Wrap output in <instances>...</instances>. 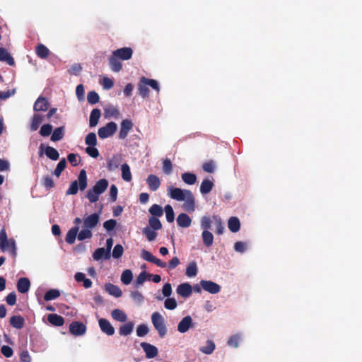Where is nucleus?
Segmentation results:
<instances>
[{
	"mask_svg": "<svg viewBox=\"0 0 362 362\" xmlns=\"http://www.w3.org/2000/svg\"><path fill=\"white\" fill-rule=\"evenodd\" d=\"M10 325L16 329H22L25 325V320L21 315H13L10 318Z\"/></svg>",
	"mask_w": 362,
	"mask_h": 362,
	"instance_id": "26",
	"label": "nucleus"
},
{
	"mask_svg": "<svg viewBox=\"0 0 362 362\" xmlns=\"http://www.w3.org/2000/svg\"><path fill=\"white\" fill-rule=\"evenodd\" d=\"M64 135V127H59L56 128L52 136H51V140L52 141H58L62 139Z\"/></svg>",
	"mask_w": 362,
	"mask_h": 362,
	"instance_id": "39",
	"label": "nucleus"
},
{
	"mask_svg": "<svg viewBox=\"0 0 362 362\" xmlns=\"http://www.w3.org/2000/svg\"><path fill=\"white\" fill-rule=\"evenodd\" d=\"M168 192L172 199L180 202L185 201L183 206L188 212H193L195 210V199L190 190L170 186Z\"/></svg>",
	"mask_w": 362,
	"mask_h": 362,
	"instance_id": "1",
	"label": "nucleus"
},
{
	"mask_svg": "<svg viewBox=\"0 0 362 362\" xmlns=\"http://www.w3.org/2000/svg\"><path fill=\"white\" fill-rule=\"evenodd\" d=\"M200 285L204 291L211 294H216L221 290V286L218 284L211 281L202 280L200 281Z\"/></svg>",
	"mask_w": 362,
	"mask_h": 362,
	"instance_id": "9",
	"label": "nucleus"
},
{
	"mask_svg": "<svg viewBox=\"0 0 362 362\" xmlns=\"http://www.w3.org/2000/svg\"><path fill=\"white\" fill-rule=\"evenodd\" d=\"M107 180L103 178L99 180L95 185L87 191L86 197L90 203H95L99 199V197L108 187Z\"/></svg>",
	"mask_w": 362,
	"mask_h": 362,
	"instance_id": "2",
	"label": "nucleus"
},
{
	"mask_svg": "<svg viewBox=\"0 0 362 362\" xmlns=\"http://www.w3.org/2000/svg\"><path fill=\"white\" fill-rule=\"evenodd\" d=\"M98 323L100 328L103 333L108 336H112L115 334V328L107 320L101 318L99 320Z\"/></svg>",
	"mask_w": 362,
	"mask_h": 362,
	"instance_id": "14",
	"label": "nucleus"
},
{
	"mask_svg": "<svg viewBox=\"0 0 362 362\" xmlns=\"http://www.w3.org/2000/svg\"><path fill=\"white\" fill-rule=\"evenodd\" d=\"M87 187V175L86 171L83 169L80 171L78 177V180L72 182L66 192V195L76 194L78 189L81 191Z\"/></svg>",
	"mask_w": 362,
	"mask_h": 362,
	"instance_id": "3",
	"label": "nucleus"
},
{
	"mask_svg": "<svg viewBox=\"0 0 362 362\" xmlns=\"http://www.w3.org/2000/svg\"><path fill=\"white\" fill-rule=\"evenodd\" d=\"M78 232V228L77 226L71 228L68 231V233L66 235V238H65L66 242L70 245L74 244L76 240V238L77 236Z\"/></svg>",
	"mask_w": 362,
	"mask_h": 362,
	"instance_id": "32",
	"label": "nucleus"
},
{
	"mask_svg": "<svg viewBox=\"0 0 362 362\" xmlns=\"http://www.w3.org/2000/svg\"><path fill=\"white\" fill-rule=\"evenodd\" d=\"M228 226L232 233H236L240 230V223L237 217H230L228 220Z\"/></svg>",
	"mask_w": 362,
	"mask_h": 362,
	"instance_id": "31",
	"label": "nucleus"
},
{
	"mask_svg": "<svg viewBox=\"0 0 362 362\" xmlns=\"http://www.w3.org/2000/svg\"><path fill=\"white\" fill-rule=\"evenodd\" d=\"M148 327L145 324L139 325L136 328V334L139 337L146 335L148 333Z\"/></svg>",
	"mask_w": 362,
	"mask_h": 362,
	"instance_id": "59",
	"label": "nucleus"
},
{
	"mask_svg": "<svg viewBox=\"0 0 362 362\" xmlns=\"http://www.w3.org/2000/svg\"><path fill=\"white\" fill-rule=\"evenodd\" d=\"M192 326V319L189 315H187L182 319L177 325V330L180 333H185Z\"/></svg>",
	"mask_w": 362,
	"mask_h": 362,
	"instance_id": "16",
	"label": "nucleus"
},
{
	"mask_svg": "<svg viewBox=\"0 0 362 362\" xmlns=\"http://www.w3.org/2000/svg\"><path fill=\"white\" fill-rule=\"evenodd\" d=\"M113 54L121 60L130 59L133 55V50L131 47H122L113 51Z\"/></svg>",
	"mask_w": 362,
	"mask_h": 362,
	"instance_id": "12",
	"label": "nucleus"
},
{
	"mask_svg": "<svg viewBox=\"0 0 362 362\" xmlns=\"http://www.w3.org/2000/svg\"><path fill=\"white\" fill-rule=\"evenodd\" d=\"M148 211L153 217L156 218L160 217L163 214V208L156 204H153L148 209Z\"/></svg>",
	"mask_w": 362,
	"mask_h": 362,
	"instance_id": "41",
	"label": "nucleus"
},
{
	"mask_svg": "<svg viewBox=\"0 0 362 362\" xmlns=\"http://www.w3.org/2000/svg\"><path fill=\"white\" fill-rule=\"evenodd\" d=\"M69 332L74 336H82L86 332V326L83 322L74 321L69 325Z\"/></svg>",
	"mask_w": 362,
	"mask_h": 362,
	"instance_id": "8",
	"label": "nucleus"
},
{
	"mask_svg": "<svg viewBox=\"0 0 362 362\" xmlns=\"http://www.w3.org/2000/svg\"><path fill=\"white\" fill-rule=\"evenodd\" d=\"M197 274V267L195 262L189 264L186 269V275L188 277H194Z\"/></svg>",
	"mask_w": 362,
	"mask_h": 362,
	"instance_id": "48",
	"label": "nucleus"
},
{
	"mask_svg": "<svg viewBox=\"0 0 362 362\" xmlns=\"http://www.w3.org/2000/svg\"><path fill=\"white\" fill-rule=\"evenodd\" d=\"M164 209H165V216H166L167 221L169 223L173 222L174 219H175V214H174L173 207L170 205L167 204L165 206Z\"/></svg>",
	"mask_w": 362,
	"mask_h": 362,
	"instance_id": "52",
	"label": "nucleus"
},
{
	"mask_svg": "<svg viewBox=\"0 0 362 362\" xmlns=\"http://www.w3.org/2000/svg\"><path fill=\"white\" fill-rule=\"evenodd\" d=\"M35 53L37 56L41 59H47L50 52L49 49L43 44H39L35 47Z\"/></svg>",
	"mask_w": 362,
	"mask_h": 362,
	"instance_id": "27",
	"label": "nucleus"
},
{
	"mask_svg": "<svg viewBox=\"0 0 362 362\" xmlns=\"http://www.w3.org/2000/svg\"><path fill=\"white\" fill-rule=\"evenodd\" d=\"M148 223L150 226V228H151L154 230H160L162 228L161 222L156 217H153V216L150 217L148 219Z\"/></svg>",
	"mask_w": 362,
	"mask_h": 362,
	"instance_id": "47",
	"label": "nucleus"
},
{
	"mask_svg": "<svg viewBox=\"0 0 362 362\" xmlns=\"http://www.w3.org/2000/svg\"><path fill=\"white\" fill-rule=\"evenodd\" d=\"M151 322L159 337L163 338L167 334V327L162 315L158 312H154L151 315Z\"/></svg>",
	"mask_w": 362,
	"mask_h": 362,
	"instance_id": "5",
	"label": "nucleus"
},
{
	"mask_svg": "<svg viewBox=\"0 0 362 362\" xmlns=\"http://www.w3.org/2000/svg\"><path fill=\"white\" fill-rule=\"evenodd\" d=\"M146 183L149 189L151 191L155 192L160 187V180L157 175L151 174L146 179Z\"/></svg>",
	"mask_w": 362,
	"mask_h": 362,
	"instance_id": "17",
	"label": "nucleus"
},
{
	"mask_svg": "<svg viewBox=\"0 0 362 362\" xmlns=\"http://www.w3.org/2000/svg\"><path fill=\"white\" fill-rule=\"evenodd\" d=\"M202 169L206 173H212L215 170V163L213 160L207 161L203 164Z\"/></svg>",
	"mask_w": 362,
	"mask_h": 362,
	"instance_id": "61",
	"label": "nucleus"
},
{
	"mask_svg": "<svg viewBox=\"0 0 362 362\" xmlns=\"http://www.w3.org/2000/svg\"><path fill=\"white\" fill-rule=\"evenodd\" d=\"M60 296V292L57 289H50L47 291L44 296V300L49 301L52 300L57 299Z\"/></svg>",
	"mask_w": 362,
	"mask_h": 362,
	"instance_id": "43",
	"label": "nucleus"
},
{
	"mask_svg": "<svg viewBox=\"0 0 362 362\" xmlns=\"http://www.w3.org/2000/svg\"><path fill=\"white\" fill-rule=\"evenodd\" d=\"M240 340V337L239 335H238V334L233 335L229 338V339L228 341V344L230 346L237 348L238 346Z\"/></svg>",
	"mask_w": 362,
	"mask_h": 362,
	"instance_id": "64",
	"label": "nucleus"
},
{
	"mask_svg": "<svg viewBox=\"0 0 362 362\" xmlns=\"http://www.w3.org/2000/svg\"><path fill=\"white\" fill-rule=\"evenodd\" d=\"M120 163V160L117 156H113L111 159L107 160V170L113 171L118 168Z\"/></svg>",
	"mask_w": 362,
	"mask_h": 362,
	"instance_id": "44",
	"label": "nucleus"
},
{
	"mask_svg": "<svg viewBox=\"0 0 362 362\" xmlns=\"http://www.w3.org/2000/svg\"><path fill=\"white\" fill-rule=\"evenodd\" d=\"M176 291L178 295L186 298L191 296L192 287L189 283H182L177 286Z\"/></svg>",
	"mask_w": 362,
	"mask_h": 362,
	"instance_id": "15",
	"label": "nucleus"
},
{
	"mask_svg": "<svg viewBox=\"0 0 362 362\" xmlns=\"http://www.w3.org/2000/svg\"><path fill=\"white\" fill-rule=\"evenodd\" d=\"M122 177L126 182H130L132 180V173L130 168L127 163H124L121 165Z\"/></svg>",
	"mask_w": 362,
	"mask_h": 362,
	"instance_id": "36",
	"label": "nucleus"
},
{
	"mask_svg": "<svg viewBox=\"0 0 362 362\" xmlns=\"http://www.w3.org/2000/svg\"><path fill=\"white\" fill-rule=\"evenodd\" d=\"M41 182L42 186L45 187L47 189H50L54 187V181L52 177L49 175L42 177Z\"/></svg>",
	"mask_w": 362,
	"mask_h": 362,
	"instance_id": "51",
	"label": "nucleus"
},
{
	"mask_svg": "<svg viewBox=\"0 0 362 362\" xmlns=\"http://www.w3.org/2000/svg\"><path fill=\"white\" fill-rule=\"evenodd\" d=\"M134 325V324L133 322H128L126 324L122 325L119 327V334L122 336L129 335L133 331Z\"/></svg>",
	"mask_w": 362,
	"mask_h": 362,
	"instance_id": "29",
	"label": "nucleus"
},
{
	"mask_svg": "<svg viewBox=\"0 0 362 362\" xmlns=\"http://www.w3.org/2000/svg\"><path fill=\"white\" fill-rule=\"evenodd\" d=\"M213 219L215 221L216 234H218V235L223 234V233L224 231V226H223V222H222L221 218H219L217 216H214Z\"/></svg>",
	"mask_w": 362,
	"mask_h": 362,
	"instance_id": "50",
	"label": "nucleus"
},
{
	"mask_svg": "<svg viewBox=\"0 0 362 362\" xmlns=\"http://www.w3.org/2000/svg\"><path fill=\"white\" fill-rule=\"evenodd\" d=\"M47 320L49 323L56 327H60L64 324V317L55 313L49 314L47 315Z\"/></svg>",
	"mask_w": 362,
	"mask_h": 362,
	"instance_id": "25",
	"label": "nucleus"
},
{
	"mask_svg": "<svg viewBox=\"0 0 362 362\" xmlns=\"http://www.w3.org/2000/svg\"><path fill=\"white\" fill-rule=\"evenodd\" d=\"M215 348L216 345L214 342L212 340H207L206 344L200 347L199 351L204 354L209 355L213 353Z\"/></svg>",
	"mask_w": 362,
	"mask_h": 362,
	"instance_id": "37",
	"label": "nucleus"
},
{
	"mask_svg": "<svg viewBox=\"0 0 362 362\" xmlns=\"http://www.w3.org/2000/svg\"><path fill=\"white\" fill-rule=\"evenodd\" d=\"M177 223L180 227L188 228L191 226L192 219L187 214L182 213L177 218Z\"/></svg>",
	"mask_w": 362,
	"mask_h": 362,
	"instance_id": "23",
	"label": "nucleus"
},
{
	"mask_svg": "<svg viewBox=\"0 0 362 362\" xmlns=\"http://www.w3.org/2000/svg\"><path fill=\"white\" fill-rule=\"evenodd\" d=\"M123 252H124L123 247L121 245L117 244L115 246V247L113 249L112 257L114 258L118 259L122 257Z\"/></svg>",
	"mask_w": 362,
	"mask_h": 362,
	"instance_id": "63",
	"label": "nucleus"
},
{
	"mask_svg": "<svg viewBox=\"0 0 362 362\" xmlns=\"http://www.w3.org/2000/svg\"><path fill=\"white\" fill-rule=\"evenodd\" d=\"M182 180L187 185H194L197 182V176L192 173H185L182 174Z\"/></svg>",
	"mask_w": 362,
	"mask_h": 362,
	"instance_id": "38",
	"label": "nucleus"
},
{
	"mask_svg": "<svg viewBox=\"0 0 362 362\" xmlns=\"http://www.w3.org/2000/svg\"><path fill=\"white\" fill-rule=\"evenodd\" d=\"M66 166V161L65 158H62L57 164L53 174L59 177L62 173L64 171Z\"/></svg>",
	"mask_w": 362,
	"mask_h": 362,
	"instance_id": "49",
	"label": "nucleus"
},
{
	"mask_svg": "<svg viewBox=\"0 0 362 362\" xmlns=\"http://www.w3.org/2000/svg\"><path fill=\"white\" fill-rule=\"evenodd\" d=\"M214 185L213 182L209 179L204 180L200 186V192L202 194H209L212 190Z\"/></svg>",
	"mask_w": 362,
	"mask_h": 362,
	"instance_id": "30",
	"label": "nucleus"
},
{
	"mask_svg": "<svg viewBox=\"0 0 362 362\" xmlns=\"http://www.w3.org/2000/svg\"><path fill=\"white\" fill-rule=\"evenodd\" d=\"M99 99V95L95 91L93 90L88 93L87 100L90 104H96L98 103Z\"/></svg>",
	"mask_w": 362,
	"mask_h": 362,
	"instance_id": "54",
	"label": "nucleus"
},
{
	"mask_svg": "<svg viewBox=\"0 0 362 362\" xmlns=\"http://www.w3.org/2000/svg\"><path fill=\"white\" fill-rule=\"evenodd\" d=\"M52 132V126L49 124H43L40 130V134L42 136H48Z\"/></svg>",
	"mask_w": 362,
	"mask_h": 362,
	"instance_id": "58",
	"label": "nucleus"
},
{
	"mask_svg": "<svg viewBox=\"0 0 362 362\" xmlns=\"http://www.w3.org/2000/svg\"><path fill=\"white\" fill-rule=\"evenodd\" d=\"M92 235L93 234L90 229L85 228V229H83L79 232L77 237L79 240H83L85 239L90 238Z\"/></svg>",
	"mask_w": 362,
	"mask_h": 362,
	"instance_id": "56",
	"label": "nucleus"
},
{
	"mask_svg": "<svg viewBox=\"0 0 362 362\" xmlns=\"http://www.w3.org/2000/svg\"><path fill=\"white\" fill-rule=\"evenodd\" d=\"M141 257L143 259L155 264L156 266L160 267L161 268H165L167 267V264L160 259H158L155 256H153L150 252L143 249L141 250Z\"/></svg>",
	"mask_w": 362,
	"mask_h": 362,
	"instance_id": "7",
	"label": "nucleus"
},
{
	"mask_svg": "<svg viewBox=\"0 0 362 362\" xmlns=\"http://www.w3.org/2000/svg\"><path fill=\"white\" fill-rule=\"evenodd\" d=\"M134 124L131 119H125L121 122L120 131L119 133V138L120 139H125L129 132L132 129Z\"/></svg>",
	"mask_w": 362,
	"mask_h": 362,
	"instance_id": "10",
	"label": "nucleus"
},
{
	"mask_svg": "<svg viewBox=\"0 0 362 362\" xmlns=\"http://www.w3.org/2000/svg\"><path fill=\"white\" fill-rule=\"evenodd\" d=\"M86 144L95 146L97 145V137L96 134L94 132H90L88 134L85 138Z\"/></svg>",
	"mask_w": 362,
	"mask_h": 362,
	"instance_id": "53",
	"label": "nucleus"
},
{
	"mask_svg": "<svg viewBox=\"0 0 362 362\" xmlns=\"http://www.w3.org/2000/svg\"><path fill=\"white\" fill-rule=\"evenodd\" d=\"M49 103L46 98L39 97L34 104L33 109L36 112L46 111L48 109Z\"/></svg>",
	"mask_w": 362,
	"mask_h": 362,
	"instance_id": "19",
	"label": "nucleus"
},
{
	"mask_svg": "<svg viewBox=\"0 0 362 362\" xmlns=\"http://www.w3.org/2000/svg\"><path fill=\"white\" fill-rule=\"evenodd\" d=\"M100 115L101 111L100 109L95 108L91 111L89 119V126L90 127H93L97 125Z\"/></svg>",
	"mask_w": 362,
	"mask_h": 362,
	"instance_id": "28",
	"label": "nucleus"
},
{
	"mask_svg": "<svg viewBox=\"0 0 362 362\" xmlns=\"http://www.w3.org/2000/svg\"><path fill=\"white\" fill-rule=\"evenodd\" d=\"M17 290L21 293H27L30 287V281L26 277H21L17 282Z\"/></svg>",
	"mask_w": 362,
	"mask_h": 362,
	"instance_id": "18",
	"label": "nucleus"
},
{
	"mask_svg": "<svg viewBox=\"0 0 362 362\" xmlns=\"http://www.w3.org/2000/svg\"><path fill=\"white\" fill-rule=\"evenodd\" d=\"M0 62H6L10 66L15 65V61L6 48L0 47Z\"/></svg>",
	"mask_w": 362,
	"mask_h": 362,
	"instance_id": "20",
	"label": "nucleus"
},
{
	"mask_svg": "<svg viewBox=\"0 0 362 362\" xmlns=\"http://www.w3.org/2000/svg\"><path fill=\"white\" fill-rule=\"evenodd\" d=\"M43 116L40 114H35L32 118V122L30 124V130L32 132L37 130L40 125L42 122Z\"/></svg>",
	"mask_w": 362,
	"mask_h": 362,
	"instance_id": "33",
	"label": "nucleus"
},
{
	"mask_svg": "<svg viewBox=\"0 0 362 362\" xmlns=\"http://www.w3.org/2000/svg\"><path fill=\"white\" fill-rule=\"evenodd\" d=\"M112 317L114 320L124 322L127 320V315L119 309H115L112 312Z\"/></svg>",
	"mask_w": 362,
	"mask_h": 362,
	"instance_id": "42",
	"label": "nucleus"
},
{
	"mask_svg": "<svg viewBox=\"0 0 362 362\" xmlns=\"http://www.w3.org/2000/svg\"><path fill=\"white\" fill-rule=\"evenodd\" d=\"M45 153L47 158L52 160H57L59 158V152L52 146H46L45 148Z\"/></svg>",
	"mask_w": 362,
	"mask_h": 362,
	"instance_id": "34",
	"label": "nucleus"
},
{
	"mask_svg": "<svg viewBox=\"0 0 362 362\" xmlns=\"http://www.w3.org/2000/svg\"><path fill=\"white\" fill-rule=\"evenodd\" d=\"M0 249L3 252L8 250L13 258L17 255L16 242L13 239L8 240L4 228L0 230Z\"/></svg>",
	"mask_w": 362,
	"mask_h": 362,
	"instance_id": "4",
	"label": "nucleus"
},
{
	"mask_svg": "<svg viewBox=\"0 0 362 362\" xmlns=\"http://www.w3.org/2000/svg\"><path fill=\"white\" fill-rule=\"evenodd\" d=\"M140 345L147 358H153L158 356V350L156 346L147 342H141Z\"/></svg>",
	"mask_w": 362,
	"mask_h": 362,
	"instance_id": "11",
	"label": "nucleus"
},
{
	"mask_svg": "<svg viewBox=\"0 0 362 362\" xmlns=\"http://www.w3.org/2000/svg\"><path fill=\"white\" fill-rule=\"evenodd\" d=\"M105 289L110 295L113 296L116 298L121 297L122 295V291L120 289V288L111 283L106 284L105 285Z\"/></svg>",
	"mask_w": 362,
	"mask_h": 362,
	"instance_id": "21",
	"label": "nucleus"
},
{
	"mask_svg": "<svg viewBox=\"0 0 362 362\" xmlns=\"http://www.w3.org/2000/svg\"><path fill=\"white\" fill-rule=\"evenodd\" d=\"M117 129V125L114 122H110L105 126L98 129V136L103 139L112 136Z\"/></svg>",
	"mask_w": 362,
	"mask_h": 362,
	"instance_id": "6",
	"label": "nucleus"
},
{
	"mask_svg": "<svg viewBox=\"0 0 362 362\" xmlns=\"http://www.w3.org/2000/svg\"><path fill=\"white\" fill-rule=\"evenodd\" d=\"M142 233L145 235L148 241H153L157 236V233L149 227L144 228L142 229Z\"/></svg>",
	"mask_w": 362,
	"mask_h": 362,
	"instance_id": "46",
	"label": "nucleus"
},
{
	"mask_svg": "<svg viewBox=\"0 0 362 362\" xmlns=\"http://www.w3.org/2000/svg\"><path fill=\"white\" fill-rule=\"evenodd\" d=\"M177 305V302L173 298H168L164 302V306L168 310H174Z\"/></svg>",
	"mask_w": 362,
	"mask_h": 362,
	"instance_id": "60",
	"label": "nucleus"
},
{
	"mask_svg": "<svg viewBox=\"0 0 362 362\" xmlns=\"http://www.w3.org/2000/svg\"><path fill=\"white\" fill-rule=\"evenodd\" d=\"M203 243L205 246L210 247L214 242L213 234L209 230H203L202 232Z\"/></svg>",
	"mask_w": 362,
	"mask_h": 362,
	"instance_id": "40",
	"label": "nucleus"
},
{
	"mask_svg": "<svg viewBox=\"0 0 362 362\" xmlns=\"http://www.w3.org/2000/svg\"><path fill=\"white\" fill-rule=\"evenodd\" d=\"M119 59L115 56L113 53L109 57V64L112 71L119 72L122 69V64Z\"/></svg>",
	"mask_w": 362,
	"mask_h": 362,
	"instance_id": "22",
	"label": "nucleus"
},
{
	"mask_svg": "<svg viewBox=\"0 0 362 362\" xmlns=\"http://www.w3.org/2000/svg\"><path fill=\"white\" fill-rule=\"evenodd\" d=\"M211 221L208 216H203L201 219V228L204 230H208L211 228Z\"/></svg>",
	"mask_w": 362,
	"mask_h": 362,
	"instance_id": "62",
	"label": "nucleus"
},
{
	"mask_svg": "<svg viewBox=\"0 0 362 362\" xmlns=\"http://www.w3.org/2000/svg\"><path fill=\"white\" fill-rule=\"evenodd\" d=\"M163 170L166 175H170L172 173L173 164L170 159L165 158L163 160Z\"/></svg>",
	"mask_w": 362,
	"mask_h": 362,
	"instance_id": "55",
	"label": "nucleus"
},
{
	"mask_svg": "<svg viewBox=\"0 0 362 362\" xmlns=\"http://www.w3.org/2000/svg\"><path fill=\"white\" fill-rule=\"evenodd\" d=\"M93 257L95 260H100L102 259H109L110 257V252L104 247H100L95 250L93 254Z\"/></svg>",
	"mask_w": 362,
	"mask_h": 362,
	"instance_id": "24",
	"label": "nucleus"
},
{
	"mask_svg": "<svg viewBox=\"0 0 362 362\" xmlns=\"http://www.w3.org/2000/svg\"><path fill=\"white\" fill-rule=\"evenodd\" d=\"M100 216L97 213H94L93 214L87 216L83 221V226L86 228L92 229L95 228L99 223Z\"/></svg>",
	"mask_w": 362,
	"mask_h": 362,
	"instance_id": "13",
	"label": "nucleus"
},
{
	"mask_svg": "<svg viewBox=\"0 0 362 362\" xmlns=\"http://www.w3.org/2000/svg\"><path fill=\"white\" fill-rule=\"evenodd\" d=\"M138 93L143 98H146L149 95V89L148 86L145 82L141 81V78L140 79L139 83H138Z\"/></svg>",
	"mask_w": 362,
	"mask_h": 362,
	"instance_id": "35",
	"label": "nucleus"
},
{
	"mask_svg": "<svg viewBox=\"0 0 362 362\" xmlns=\"http://www.w3.org/2000/svg\"><path fill=\"white\" fill-rule=\"evenodd\" d=\"M133 278L132 272L129 269L124 270L121 275V281L125 284L128 285L131 283Z\"/></svg>",
	"mask_w": 362,
	"mask_h": 362,
	"instance_id": "45",
	"label": "nucleus"
},
{
	"mask_svg": "<svg viewBox=\"0 0 362 362\" xmlns=\"http://www.w3.org/2000/svg\"><path fill=\"white\" fill-rule=\"evenodd\" d=\"M141 81L145 82L147 86H151L153 89L159 91V85L158 83L154 79L147 78L144 76L141 77Z\"/></svg>",
	"mask_w": 362,
	"mask_h": 362,
	"instance_id": "57",
	"label": "nucleus"
}]
</instances>
